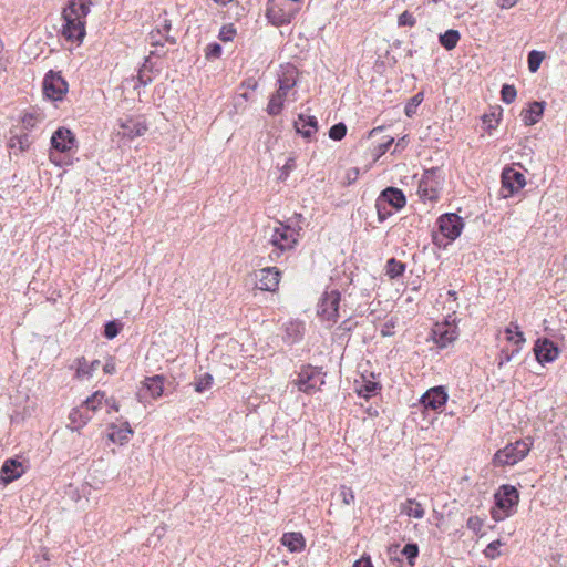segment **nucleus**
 <instances>
[{
	"label": "nucleus",
	"instance_id": "obj_1",
	"mask_svg": "<svg viewBox=\"0 0 567 567\" xmlns=\"http://www.w3.org/2000/svg\"><path fill=\"white\" fill-rule=\"evenodd\" d=\"M265 234L268 241L279 250V254L293 249L299 240V230L284 225L280 221L268 225L265 229Z\"/></svg>",
	"mask_w": 567,
	"mask_h": 567
},
{
	"label": "nucleus",
	"instance_id": "obj_2",
	"mask_svg": "<svg viewBox=\"0 0 567 567\" xmlns=\"http://www.w3.org/2000/svg\"><path fill=\"white\" fill-rule=\"evenodd\" d=\"M532 445L533 442L529 437L508 443L495 453L493 463L496 466H513L528 455Z\"/></svg>",
	"mask_w": 567,
	"mask_h": 567
},
{
	"label": "nucleus",
	"instance_id": "obj_3",
	"mask_svg": "<svg viewBox=\"0 0 567 567\" xmlns=\"http://www.w3.org/2000/svg\"><path fill=\"white\" fill-rule=\"evenodd\" d=\"M518 491L512 485H503L495 494L496 508L492 511L494 520L499 522L511 515V511L518 504Z\"/></svg>",
	"mask_w": 567,
	"mask_h": 567
},
{
	"label": "nucleus",
	"instance_id": "obj_4",
	"mask_svg": "<svg viewBox=\"0 0 567 567\" xmlns=\"http://www.w3.org/2000/svg\"><path fill=\"white\" fill-rule=\"evenodd\" d=\"M297 13L295 6L286 0H268L266 17L276 27L288 24Z\"/></svg>",
	"mask_w": 567,
	"mask_h": 567
},
{
	"label": "nucleus",
	"instance_id": "obj_5",
	"mask_svg": "<svg viewBox=\"0 0 567 567\" xmlns=\"http://www.w3.org/2000/svg\"><path fill=\"white\" fill-rule=\"evenodd\" d=\"M340 292L337 289L326 291L318 303L317 313L328 327H332L339 317Z\"/></svg>",
	"mask_w": 567,
	"mask_h": 567
},
{
	"label": "nucleus",
	"instance_id": "obj_6",
	"mask_svg": "<svg viewBox=\"0 0 567 567\" xmlns=\"http://www.w3.org/2000/svg\"><path fill=\"white\" fill-rule=\"evenodd\" d=\"M68 92L65 80L53 71L45 74L43 79V94L52 101H61Z\"/></svg>",
	"mask_w": 567,
	"mask_h": 567
},
{
	"label": "nucleus",
	"instance_id": "obj_7",
	"mask_svg": "<svg viewBox=\"0 0 567 567\" xmlns=\"http://www.w3.org/2000/svg\"><path fill=\"white\" fill-rule=\"evenodd\" d=\"M526 185L525 175L515 168L507 167L502 173L503 197L507 198Z\"/></svg>",
	"mask_w": 567,
	"mask_h": 567
},
{
	"label": "nucleus",
	"instance_id": "obj_8",
	"mask_svg": "<svg viewBox=\"0 0 567 567\" xmlns=\"http://www.w3.org/2000/svg\"><path fill=\"white\" fill-rule=\"evenodd\" d=\"M451 318V316H449ZM433 339L439 347L444 348L457 338V327L455 319H445L443 322H436L433 330Z\"/></svg>",
	"mask_w": 567,
	"mask_h": 567
},
{
	"label": "nucleus",
	"instance_id": "obj_9",
	"mask_svg": "<svg viewBox=\"0 0 567 567\" xmlns=\"http://www.w3.org/2000/svg\"><path fill=\"white\" fill-rule=\"evenodd\" d=\"M164 381L163 375L145 378L137 392L138 401L146 402L148 398L153 400L161 398L164 391Z\"/></svg>",
	"mask_w": 567,
	"mask_h": 567
},
{
	"label": "nucleus",
	"instance_id": "obj_10",
	"mask_svg": "<svg viewBox=\"0 0 567 567\" xmlns=\"http://www.w3.org/2000/svg\"><path fill=\"white\" fill-rule=\"evenodd\" d=\"M296 81L286 76L285 79L279 80V87L277 92L270 97V101L267 105V112L270 115H277L281 112L284 107V102L289 91L295 86Z\"/></svg>",
	"mask_w": 567,
	"mask_h": 567
},
{
	"label": "nucleus",
	"instance_id": "obj_11",
	"mask_svg": "<svg viewBox=\"0 0 567 567\" xmlns=\"http://www.w3.org/2000/svg\"><path fill=\"white\" fill-rule=\"evenodd\" d=\"M389 204L395 209H401L405 205V196L402 190L393 187H389L382 192L381 196L377 199V209L379 219L384 220V215L382 214V209L385 208V205Z\"/></svg>",
	"mask_w": 567,
	"mask_h": 567
},
{
	"label": "nucleus",
	"instance_id": "obj_12",
	"mask_svg": "<svg viewBox=\"0 0 567 567\" xmlns=\"http://www.w3.org/2000/svg\"><path fill=\"white\" fill-rule=\"evenodd\" d=\"M439 228L441 234L450 240L456 239L463 229V220L456 214L442 215L439 220Z\"/></svg>",
	"mask_w": 567,
	"mask_h": 567
},
{
	"label": "nucleus",
	"instance_id": "obj_13",
	"mask_svg": "<svg viewBox=\"0 0 567 567\" xmlns=\"http://www.w3.org/2000/svg\"><path fill=\"white\" fill-rule=\"evenodd\" d=\"M295 383L299 391L309 394L319 389L323 384V380L319 371L308 367L301 370Z\"/></svg>",
	"mask_w": 567,
	"mask_h": 567
},
{
	"label": "nucleus",
	"instance_id": "obj_14",
	"mask_svg": "<svg viewBox=\"0 0 567 567\" xmlns=\"http://www.w3.org/2000/svg\"><path fill=\"white\" fill-rule=\"evenodd\" d=\"M439 181L436 179V175L434 171H426L422 176L419 187L417 194L421 199L425 200H435L439 196Z\"/></svg>",
	"mask_w": 567,
	"mask_h": 567
},
{
	"label": "nucleus",
	"instance_id": "obj_15",
	"mask_svg": "<svg viewBox=\"0 0 567 567\" xmlns=\"http://www.w3.org/2000/svg\"><path fill=\"white\" fill-rule=\"evenodd\" d=\"M118 127L117 135L128 140L142 136L147 131V125L143 121L133 117L118 120Z\"/></svg>",
	"mask_w": 567,
	"mask_h": 567
},
{
	"label": "nucleus",
	"instance_id": "obj_16",
	"mask_svg": "<svg viewBox=\"0 0 567 567\" xmlns=\"http://www.w3.org/2000/svg\"><path fill=\"white\" fill-rule=\"evenodd\" d=\"M447 392L444 386L439 385L429 389L422 396L420 402L425 409L440 410L447 401Z\"/></svg>",
	"mask_w": 567,
	"mask_h": 567
},
{
	"label": "nucleus",
	"instance_id": "obj_17",
	"mask_svg": "<svg viewBox=\"0 0 567 567\" xmlns=\"http://www.w3.org/2000/svg\"><path fill=\"white\" fill-rule=\"evenodd\" d=\"M51 145L54 151L65 153L75 146V137L69 128L59 127L51 137Z\"/></svg>",
	"mask_w": 567,
	"mask_h": 567
},
{
	"label": "nucleus",
	"instance_id": "obj_18",
	"mask_svg": "<svg viewBox=\"0 0 567 567\" xmlns=\"http://www.w3.org/2000/svg\"><path fill=\"white\" fill-rule=\"evenodd\" d=\"M534 351L539 363L553 362L559 354L558 348L548 339L537 340Z\"/></svg>",
	"mask_w": 567,
	"mask_h": 567
},
{
	"label": "nucleus",
	"instance_id": "obj_19",
	"mask_svg": "<svg viewBox=\"0 0 567 567\" xmlns=\"http://www.w3.org/2000/svg\"><path fill=\"white\" fill-rule=\"evenodd\" d=\"M89 12V4L84 0H70L63 11V19L70 21L84 20Z\"/></svg>",
	"mask_w": 567,
	"mask_h": 567
},
{
	"label": "nucleus",
	"instance_id": "obj_20",
	"mask_svg": "<svg viewBox=\"0 0 567 567\" xmlns=\"http://www.w3.org/2000/svg\"><path fill=\"white\" fill-rule=\"evenodd\" d=\"M100 364L101 363L99 360L89 362L86 358L81 357L73 362L72 369L75 370L76 379L85 380L93 375V373L99 369Z\"/></svg>",
	"mask_w": 567,
	"mask_h": 567
},
{
	"label": "nucleus",
	"instance_id": "obj_21",
	"mask_svg": "<svg viewBox=\"0 0 567 567\" xmlns=\"http://www.w3.org/2000/svg\"><path fill=\"white\" fill-rule=\"evenodd\" d=\"M133 430L128 422H124L122 425L112 424L109 427L107 437L113 443L123 445L130 441L133 435Z\"/></svg>",
	"mask_w": 567,
	"mask_h": 567
},
{
	"label": "nucleus",
	"instance_id": "obj_22",
	"mask_svg": "<svg viewBox=\"0 0 567 567\" xmlns=\"http://www.w3.org/2000/svg\"><path fill=\"white\" fill-rule=\"evenodd\" d=\"M295 128L297 133L309 138L317 132L318 121L315 116L300 114L298 120L295 122Z\"/></svg>",
	"mask_w": 567,
	"mask_h": 567
},
{
	"label": "nucleus",
	"instance_id": "obj_23",
	"mask_svg": "<svg viewBox=\"0 0 567 567\" xmlns=\"http://www.w3.org/2000/svg\"><path fill=\"white\" fill-rule=\"evenodd\" d=\"M63 35L68 40L82 41L85 35V21L84 20H64Z\"/></svg>",
	"mask_w": 567,
	"mask_h": 567
},
{
	"label": "nucleus",
	"instance_id": "obj_24",
	"mask_svg": "<svg viewBox=\"0 0 567 567\" xmlns=\"http://www.w3.org/2000/svg\"><path fill=\"white\" fill-rule=\"evenodd\" d=\"M24 473V467L21 462L16 460H7L1 467V480L4 483H10L19 478Z\"/></svg>",
	"mask_w": 567,
	"mask_h": 567
},
{
	"label": "nucleus",
	"instance_id": "obj_25",
	"mask_svg": "<svg viewBox=\"0 0 567 567\" xmlns=\"http://www.w3.org/2000/svg\"><path fill=\"white\" fill-rule=\"evenodd\" d=\"M545 109L544 102H533L529 104V107L525 111H523V122L525 125L530 126L539 122V120L543 116Z\"/></svg>",
	"mask_w": 567,
	"mask_h": 567
},
{
	"label": "nucleus",
	"instance_id": "obj_26",
	"mask_svg": "<svg viewBox=\"0 0 567 567\" xmlns=\"http://www.w3.org/2000/svg\"><path fill=\"white\" fill-rule=\"evenodd\" d=\"M255 281L260 284H279L281 274L277 267H266L254 272Z\"/></svg>",
	"mask_w": 567,
	"mask_h": 567
},
{
	"label": "nucleus",
	"instance_id": "obj_27",
	"mask_svg": "<svg viewBox=\"0 0 567 567\" xmlns=\"http://www.w3.org/2000/svg\"><path fill=\"white\" fill-rule=\"evenodd\" d=\"M281 544L286 546L291 553L301 551L305 546V538L301 533H285L281 537Z\"/></svg>",
	"mask_w": 567,
	"mask_h": 567
},
{
	"label": "nucleus",
	"instance_id": "obj_28",
	"mask_svg": "<svg viewBox=\"0 0 567 567\" xmlns=\"http://www.w3.org/2000/svg\"><path fill=\"white\" fill-rule=\"evenodd\" d=\"M400 511L408 517L416 519H421L425 515L422 504L414 498H408L405 502L401 503Z\"/></svg>",
	"mask_w": 567,
	"mask_h": 567
},
{
	"label": "nucleus",
	"instance_id": "obj_29",
	"mask_svg": "<svg viewBox=\"0 0 567 567\" xmlns=\"http://www.w3.org/2000/svg\"><path fill=\"white\" fill-rule=\"evenodd\" d=\"M303 333V323L301 321H289L285 324L284 339L289 343H295L301 339Z\"/></svg>",
	"mask_w": 567,
	"mask_h": 567
},
{
	"label": "nucleus",
	"instance_id": "obj_30",
	"mask_svg": "<svg viewBox=\"0 0 567 567\" xmlns=\"http://www.w3.org/2000/svg\"><path fill=\"white\" fill-rule=\"evenodd\" d=\"M405 270V264L391 258L386 261L385 265V275L389 277L390 280H396L404 272Z\"/></svg>",
	"mask_w": 567,
	"mask_h": 567
},
{
	"label": "nucleus",
	"instance_id": "obj_31",
	"mask_svg": "<svg viewBox=\"0 0 567 567\" xmlns=\"http://www.w3.org/2000/svg\"><path fill=\"white\" fill-rule=\"evenodd\" d=\"M460 33L456 30H447L440 35V43L446 50H452L457 45Z\"/></svg>",
	"mask_w": 567,
	"mask_h": 567
},
{
	"label": "nucleus",
	"instance_id": "obj_32",
	"mask_svg": "<svg viewBox=\"0 0 567 567\" xmlns=\"http://www.w3.org/2000/svg\"><path fill=\"white\" fill-rule=\"evenodd\" d=\"M544 58H545V53L544 52L537 51V50L530 51L529 54H528V69H529V71L535 73L539 69Z\"/></svg>",
	"mask_w": 567,
	"mask_h": 567
},
{
	"label": "nucleus",
	"instance_id": "obj_33",
	"mask_svg": "<svg viewBox=\"0 0 567 567\" xmlns=\"http://www.w3.org/2000/svg\"><path fill=\"white\" fill-rule=\"evenodd\" d=\"M505 333L507 336V340L509 341H514L515 343L525 342L523 332L519 331L518 326L514 322H511V324L506 328Z\"/></svg>",
	"mask_w": 567,
	"mask_h": 567
},
{
	"label": "nucleus",
	"instance_id": "obj_34",
	"mask_svg": "<svg viewBox=\"0 0 567 567\" xmlns=\"http://www.w3.org/2000/svg\"><path fill=\"white\" fill-rule=\"evenodd\" d=\"M422 101L423 93L421 92L411 97L404 109L405 115L408 117H412L416 113V109L422 103Z\"/></svg>",
	"mask_w": 567,
	"mask_h": 567
},
{
	"label": "nucleus",
	"instance_id": "obj_35",
	"mask_svg": "<svg viewBox=\"0 0 567 567\" xmlns=\"http://www.w3.org/2000/svg\"><path fill=\"white\" fill-rule=\"evenodd\" d=\"M105 399L104 392L96 391L91 398L86 399L84 405L87 410L96 411Z\"/></svg>",
	"mask_w": 567,
	"mask_h": 567
},
{
	"label": "nucleus",
	"instance_id": "obj_36",
	"mask_svg": "<svg viewBox=\"0 0 567 567\" xmlns=\"http://www.w3.org/2000/svg\"><path fill=\"white\" fill-rule=\"evenodd\" d=\"M502 101L506 104H511L515 101L517 91L514 85L504 84L501 90Z\"/></svg>",
	"mask_w": 567,
	"mask_h": 567
},
{
	"label": "nucleus",
	"instance_id": "obj_37",
	"mask_svg": "<svg viewBox=\"0 0 567 567\" xmlns=\"http://www.w3.org/2000/svg\"><path fill=\"white\" fill-rule=\"evenodd\" d=\"M213 384V377L209 373H205L198 378L195 383V391L202 393L208 390Z\"/></svg>",
	"mask_w": 567,
	"mask_h": 567
},
{
	"label": "nucleus",
	"instance_id": "obj_38",
	"mask_svg": "<svg viewBox=\"0 0 567 567\" xmlns=\"http://www.w3.org/2000/svg\"><path fill=\"white\" fill-rule=\"evenodd\" d=\"M402 555L406 557L410 566L414 565V559L419 555V547L416 544H406L402 549Z\"/></svg>",
	"mask_w": 567,
	"mask_h": 567
},
{
	"label": "nucleus",
	"instance_id": "obj_39",
	"mask_svg": "<svg viewBox=\"0 0 567 567\" xmlns=\"http://www.w3.org/2000/svg\"><path fill=\"white\" fill-rule=\"evenodd\" d=\"M347 133V126L343 123H338L329 130V137L334 141H341Z\"/></svg>",
	"mask_w": 567,
	"mask_h": 567
},
{
	"label": "nucleus",
	"instance_id": "obj_40",
	"mask_svg": "<svg viewBox=\"0 0 567 567\" xmlns=\"http://www.w3.org/2000/svg\"><path fill=\"white\" fill-rule=\"evenodd\" d=\"M236 34V29L233 24L223 25L219 31V39L224 42L231 41Z\"/></svg>",
	"mask_w": 567,
	"mask_h": 567
},
{
	"label": "nucleus",
	"instance_id": "obj_41",
	"mask_svg": "<svg viewBox=\"0 0 567 567\" xmlns=\"http://www.w3.org/2000/svg\"><path fill=\"white\" fill-rule=\"evenodd\" d=\"M416 23L415 18L409 11H404L398 18V24L400 27H414Z\"/></svg>",
	"mask_w": 567,
	"mask_h": 567
},
{
	"label": "nucleus",
	"instance_id": "obj_42",
	"mask_svg": "<svg viewBox=\"0 0 567 567\" xmlns=\"http://www.w3.org/2000/svg\"><path fill=\"white\" fill-rule=\"evenodd\" d=\"M221 54V47L218 43H209L205 49V56L208 60L217 59Z\"/></svg>",
	"mask_w": 567,
	"mask_h": 567
},
{
	"label": "nucleus",
	"instance_id": "obj_43",
	"mask_svg": "<svg viewBox=\"0 0 567 567\" xmlns=\"http://www.w3.org/2000/svg\"><path fill=\"white\" fill-rule=\"evenodd\" d=\"M378 384L375 382H365L362 386L357 389V392L359 395H362L364 398L370 396L372 393L377 391Z\"/></svg>",
	"mask_w": 567,
	"mask_h": 567
},
{
	"label": "nucleus",
	"instance_id": "obj_44",
	"mask_svg": "<svg viewBox=\"0 0 567 567\" xmlns=\"http://www.w3.org/2000/svg\"><path fill=\"white\" fill-rule=\"evenodd\" d=\"M341 496L344 504L350 505L354 502V493L350 487H341Z\"/></svg>",
	"mask_w": 567,
	"mask_h": 567
},
{
	"label": "nucleus",
	"instance_id": "obj_45",
	"mask_svg": "<svg viewBox=\"0 0 567 567\" xmlns=\"http://www.w3.org/2000/svg\"><path fill=\"white\" fill-rule=\"evenodd\" d=\"M118 333V328L115 322H107L105 324L104 334L107 339H113Z\"/></svg>",
	"mask_w": 567,
	"mask_h": 567
},
{
	"label": "nucleus",
	"instance_id": "obj_46",
	"mask_svg": "<svg viewBox=\"0 0 567 567\" xmlns=\"http://www.w3.org/2000/svg\"><path fill=\"white\" fill-rule=\"evenodd\" d=\"M293 167H295V161H293V158H289L281 169L280 178L281 179L287 178L290 171L293 169Z\"/></svg>",
	"mask_w": 567,
	"mask_h": 567
},
{
	"label": "nucleus",
	"instance_id": "obj_47",
	"mask_svg": "<svg viewBox=\"0 0 567 567\" xmlns=\"http://www.w3.org/2000/svg\"><path fill=\"white\" fill-rule=\"evenodd\" d=\"M501 545H502L501 540L492 542V543L487 546V548H486V550H485L486 556L492 557V558L496 557L495 551H496V549H497Z\"/></svg>",
	"mask_w": 567,
	"mask_h": 567
},
{
	"label": "nucleus",
	"instance_id": "obj_48",
	"mask_svg": "<svg viewBox=\"0 0 567 567\" xmlns=\"http://www.w3.org/2000/svg\"><path fill=\"white\" fill-rule=\"evenodd\" d=\"M483 523L478 517H470L467 520V527L473 530L481 529Z\"/></svg>",
	"mask_w": 567,
	"mask_h": 567
},
{
	"label": "nucleus",
	"instance_id": "obj_49",
	"mask_svg": "<svg viewBox=\"0 0 567 567\" xmlns=\"http://www.w3.org/2000/svg\"><path fill=\"white\" fill-rule=\"evenodd\" d=\"M103 370L107 374H113L116 371V365L113 359H109L103 365Z\"/></svg>",
	"mask_w": 567,
	"mask_h": 567
},
{
	"label": "nucleus",
	"instance_id": "obj_50",
	"mask_svg": "<svg viewBox=\"0 0 567 567\" xmlns=\"http://www.w3.org/2000/svg\"><path fill=\"white\" fill-rule=\"evenodd\" d=\"M353 567H373V565L369 556H363L353 564Z\"/></svg>",
	"mask_w": 567,
	"mask_h": 567
},
{
	"label": "nucleus",
	"instance_id": "obj_51",
	"mask_svg": "<svg viewBox=\"0 0 567 567\" xmlns=\"http://www.w3.org/2000/svg\"><path fill=\"white\" fill-rule=\"evenodd\" d=\"M517 0H498V6L502 9H509L516 4Z\"/></svg>",
	"mask_w": 567,
	"mask_h": 567
},
{
	"label": "nucleus",
	"instance_id": "obj_52",
	"mask_svg": "<svg viewBox=\"0 0 567 567\" xmlns=\"http://www.w3.org/2000/svg\"><path fill=\"white\" fill-rule=\"evenodd\" d=\"M216 4L225 7L228 3H231L234 0H213Z\"/></svg>",
	"mask_w": 567,
	"mask_h": 567
},
{
	"label": "nucleus",
	"instance_id": "obj_53",
	"mask_svg": "<svg viewBox=\"0 0 567 567\" xmlns=\"http://www.w3.org/2000/svg\"><path fill=\"white\" fill-rule=\"evenodd\" d=\"M106 404H109L112 409H114L115 411L118 410V406L116 404V402L112 399L111 401L109 400H105Z\"/></svg>",
	"mask_w": 567,
	"mask_h": 567
},
{
	"label": "nucleus",
	"instance_id": "obj_54",
	"mask_svg": "<svg viewBox=\"0 0 567 567\" xmlns=\"http://www.w3.org/2000/svg\"><path fill=\"white\" fill-rule=\"evenodd\" d=\"M405 143H406V137L404 136V137H402V138L398 142L396 146H404V145H405Z\"/></svg>",
	"mask_w": 567,
	"mask_h": 567
},
{
	"label": "nucleus",
	"instance_id": "obj_55",
	"mask_svg": "<svg viewBox=\"0 0 567 567\" xmlns=\"http://www.w3.org/2000/svg\"><path fill=\"white\" fill-rule=\"evenodd\" d=\"M260 290H261V291H272V292H275V291H276V289H270V287H269V286H266L265 288H264V287H260Z\"/></svg>",
	"mask_w": 567,
	"mask_h": 567
},
{
	"label": "nucleus",
	"instance_id": "obj_56",
	"mask_svg": "<svg viewBox=\"0 0 567 567\" xmlns=\"http://www.w3.org/2000/svg\"><path fill=\"white\" fill-rule=\"evenodd\" d=\"M169 29H171V24H169V23H167V22H165V24H164V30H165L166 32H168V31H169Z\"/></svg>",
	"mask_w": 567,
	"mask_h": 567
},
{
	"label": "nucleus",
	"instance_id": "obj_57",
	"mask_svg": "<svg viewBox=\"0 0 567 567\" xmlns=\"http://www.w3.org/2000/svg\"><path fill=\"white\" fill-rule=\"evenodd\" d=\"M392 142H393V138H390V141L384 145V147L388 148L389 145L392 144Z\"/></svg>",
	"mask_w": 567,
	"mask_h": 567
},
{
	"label": "nucleus",
	"instance_id": "obj_58",
	"mask_svg": "<svg viewBox=\"0 0 567 567\" xmlns=\"http://www.w3.org/2000/svg\"><path fill=\"white\" fill-rule=\"evenodd\" d=\"M50 157H51L52 162L56 163L55 159H54V154L53 153L50 154Z\"/></svg>",
	"mask_w": 567,
	"mask_h": 567
},
{
	"label": "nucleus",
	"instance_id": "obj_59",
	"mask_svg": "<svg viewBox=\"0 0 567 567\" xmlns=\"http://www.w3.org/2000/svg\"><path fill=\"white\" fill-rule=\"evenodd\" d=\"M447 295H449V296H454V295H455V292H454V291L449 290V291H447Z\"/></svg>",
	"mask_w": 567,
	"mask_h": 567
}]
</instances>
